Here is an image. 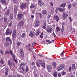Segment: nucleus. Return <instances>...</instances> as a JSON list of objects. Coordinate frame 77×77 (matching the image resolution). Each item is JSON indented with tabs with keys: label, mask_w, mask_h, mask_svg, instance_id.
Listing matches in <instances>:
<instances>
[{
	"label": "nucleus",
	"mask_w": 77,
	"mask_h": 77,
	"mask_svg": "<svg viewBox=\"0 0 77 77\" xmlns=\"http://www.w3.org/2000/svg\"><path fill=\"white\" fill-rule=\"evenodd\" d=\"M61 74L62 75H63V76H65L66 74V72H65L64 71H62L61 72Z\"/></svg>",
	"instance_id": "nucleus-28"
},
{
	"label": "nucleus",
	"mask_w": 77,
	"mask_h": 77,
	"mask_svg": "<svg viewBox=\"0 0 77 77\" xmlns=\"http://www.w3.org/2000/svg\"><path fill=\"white\" fill-rule=\"evenodd\" d=\"M26 63L24 62H22L20 64V66L24 67V66H26Z\"/></svg>",
	"instance_id": "nucleus-24"
},
{
	"label": "nucleus",
	"mask_w": 77,
	"mask_h": 77,
	"mask_svg": "<svg viewBox=\"0 0 77 77\" xmlns=\"http://www.w3.org/2000/svg\"><path fill=\"white\" fill-rule=\"evenodd\" d=\"M52 75L54 77H57V73L56 72V71H54V73L52 74Z\"/></svg>",
	"instance_id": "nucleus-20"
},
{
	"label": "nucleus",
	"mask_w": 77,
	"mask_h": 77,
	"mask_svg": "<svg viewBox=\"0 0 77 77\" xmlns=\"http://www.w3.org/2000/svg\"><path fill=\"white\" fill-rule=\"evenodd\" d=\"M12 57L13 59H15V56L14 55H12Z\"/></svg>",
	"instance_id": "nucleus-61"
},
{
	"label": "nucleus",
	"mask_w": 77,
	"mask_h": 77,
	"mask_svg": "<svg viewBox=\"0 0 77 77\" xmlns=\"http://www.w3.org/2000/svg\"><path fill=\"white\" fill-rule=\"evenodd\" d=\"M35 8V5L34 4H32V5H31L30 6V8Z\"/></svg>",
	"instance_id": "nucleus-44"
},
{
	"label": "nucleus",
	"mask_w": 77,
	"mask_h": 77,
	"mask_svg": "<svg viewBox=\"0 0 77 77\" xmlns=\"http://www.w3.org/2000/svg\"><path fill=\"white\" fill-rule=\"evenodd\" d=\"M12 34V32L9 30V29L8 28L6 31L5 34L6 35H10Z\"/></svg>",
	"instance_id": "nucleus-6"
},
{
	"label": "nucleus",
	"mask_w": 77,
	"mask_h": 77,
	"mask_svg": "<svg viewBox=\"0 0 77 77\" xmlns=\"http://www.w3.org/2000/svg\"><path fill=\"white\" fill-rule=\"evenodd\" d=\"M75 68V64H73L72 65V69H74Z\"/></svg>",
	"instance_id": "nucleus-35"
},
{
	"label": "nucleus",
	"mask_w": 77,
	"mask_h": 77,
	"mask_svg": "<svg viewBox=\"0 0 77 77\" xmlns=\"http://www.w3.org/2000/svg\"><path fill=\"white\" fill-rule=\"evenodd\" d=\"M56 30L57 32H58L60 31V28H59V27H56Z\"/></svg>",
	"instance_id": "nucleus-31"
},
{
	"label": "nucleus",
	"mask_w": 77,
	"mask_h": 77,
	"mask_svg": "<svg viewBox=\"0 0 77 77\" xmlns=\"http://www.w3.org/2000/svg\"><path fill=\"white\" fill-rule=\"evenodd\" d=\"M8 41H9L10 43L11 44L12 42V40H11V39H10Z\"/></svg>",
	"instance_id": "nucleus-52"
},
{
	"label": "nucleus",
	"mask_w": 77,
	"mask_h": 77,
	"mask_svg": "<svg viewBox=\"0 0 77 77\" xmlns=\"http://www.w3.org/2000/svg\"><path fill=\"white\" fill-rule=\"evenodd\" d=\"M39 33H40L39 31L38 30L37 32V33H35L36 36H38V35H39Z\"/></svg>",
	"instance_id": "nucleus-36"
},
{
	"label": "nucleus",
	"mask_w": 77,
	"mask_h": 77,
	"mask_svg": "<svg viewBox=\"0 0 77 77\" xmlns=\"http://www.w3.org/2000/svg\"><path fill=\"white\" fill-rule=\"evenodd\" d=\"M13 60H14V62H16V63H17V62H18V60H17V59H15V58L13 59Z\"/></svg>",
	"instance_id": "nucleus-49"
},
{
	"label": "nucleus",
	"mask_w": 77,
	"mask_h": 77,
	"mask_svg": "<svg viewBox=\"0 0 77 77\" xmlns=\"http://www.w3.org/2000/svg\"><path fill=\"white\" fill-rule=\"evenodd\" d=\"M71 4H69L68 6V8L69 9H71Z\"/></svg>",
	"instance_id": "nucleus-40"
},
{
	"label": "nucleus",
	"mask_w": 77,
	"mask_h": 77,
	"mask_svg": "<svg viewBox=\"0 0 77 77\" xmlns=\"http://www.w3.org/2000/svg\"><path fill=\"white\" fill-rule=\"evenodd\" d=\"M28 71H29V67H28V66H26L25 67V72L27 73V72H28Z\"/></svg>",
	"instance_id": "nucleus-27"
},
{
	"label": "nucleus",
	"mask_w": 77,
	"mask_h": 77,
	"mask_svg": "<svg viewBox=\"0 0 77 77\" xmlns=\"http://www.w3.org/2000/svg\"><path fill=\"white\" fill-rule=\"evenodd\" d=\"M0 3L1 4L5 5H6V4H7L6 3V0H0Z\"/></svg>",
	"instance_id": "nucleus-9"
},
{
	"label": "nucleus",
	"mask_w": 77,
	"mask_h": 77,
	"mask_svg": "<svg viewBox=\"0 0 77 77\" xmlns=\"http://www.w3.org/2000/svg\"><path fill=\"white\" fill-rule=\"evenodd\" d=\"M10 14V10L9 9H7L6 12L5 13V15H7V16H9V14Z\"/></svg>",
	"instance_id": "nucleus-16"
},
{
	"label": "nucleus",
	"mask_w": 77,
	"mask_h": 77,
	"mask_svg": "<svg viewBox=\"0 0 77 77\" xmlns=\"http://www.w3.org/2000/svg\"><path fill=\"white\" fill-rule=\"evenodd\" d=\"M17 11H18V8H17L16 5H14V12L15 14H17Z\"/></svg>",
	"instance_id": "nucleus-10"
},
{
	"label": "nucleus",
	"mask_w": 77,
	"mask_h": 77,
	"mask_svg": "<svg viewBox=\"0 0 77 77\" xmlns=\"http://www.w3.org/2000/svg\"><path fill=\"white\" fill-rule=\"evenodd\" d=\"M0 53L2 55H3V51L1 50L0 51Z\"/></svg>",
	"instance_id": "nucleus-48"
},
{
	"label": "nucleus",
	"mask_w": 77,
	"mask_h": 77,
	"mask_svg": "<svg viewBox=\"0 0 77 77\" xmlns=\"http://www.w3.org/2000/svg\"><path fill=\"white\" fill-rule=\"evenodd\" d=\"M50 5H51L52 6H53V2H51L50 3Z\"/></svg>",
	"instance_id": "nucleus-63"
},
{
	"label": "nucleus",
	"mask_w": 77,
	"mask_h": 77,
	"mask_svg": "<svg viewBox=\"0 0 77 77\" xmlns=\"http://www.w3.org/2000/svg\"><path fill=\"white\" fill-rule=\"evenodd\" d=\"M24 21L23 20H22L19 23V25H20V26H23V25H24Z\"/></svg>",
	"instance_id": "nucleus-13"
},
{
	"label": "nucleus",
	"mask_w": 77,
	"mask_h": 77,
	"mask_svg": "<svg viewBox=\"0 0 77 77\" xmlns=\"http://www.w3.org/2000/svg\"><path fill=\"white\" fill-rule=\"evenodd\" d=\"M0 62L2 64H4V61H3V59L2 58H1V59Z\"/></svg>",
	"instance_id": "nucleus-39"
},
{
	"label": "nucleus",
	"mask_w": 77,
	"mask_h": 77,
	"mask_svg": "<svg viewBox=\"0 0 77 77\" xmlns=\"http://www.w3.org/2000/svg\"><path fill=\"white\" fill-rule=\"evenodd\" d=\"M53 36L54 37H56V35H55V34L54 33V32H53Z\"/></svg>",
	"instance_id": "nucleus-53"
},
{
	"label": "nucleus",
	"mask_w": 77,
	"mask_h": 77,
	"mask_svg": "<svg viewBox=\"0 0 77 77\" xmlns=\"http://www.w3.org/2000/svg\"><path fill=\"white\" fill-rule=\"evenodd\" d=\"M64 31V29H61V33H63Z\"/></svg>",
	"instance_id": "nucleus-55"
},
{
	"label": "nucleus",
	"mask_w": 77,
	"mask_h": 77,
	"mask_svg": "<svg viewBox=\"0 0 77 77\" xmlns=\"http://www.w3.org/2000/svg\"><path fill=\"white\" fill-rule=\"evenodd\" d=\"M9 51L10 54H11V56H12V55H13V52H12V51L11 50H10Z\"/></svg>",
	"instance_id": "nucleus-41"
},
{
	"label": "nucleus",
	"mask_w": 77,
	"mask_h": 77,
	"mask_svg": "<svg viewBox=\"0 0 77 77\" xmlns=\"http://www.w3.org/2000/svg\"><path fill=\"white\" fill-rule=\"evenodd\" d=\"M10 39V37H8L6 38V41H8V40H9Z\"/></svg>",
	"instance_id": "nucleus-43"
},
{
	"label": "nucleus",
	"mask_w": 77,
	"mask_h": 77,
	"mask_svg": "<svg viewBox=\"0 0 77 77\" xmlns=\"http://www.w3.org/2000/svg\"><path fill=\"white\" fill-rule=\"evenodd\" d=\"M66 3L65 2H63V4L61 5H60V7H63V8H65V6H66Z\"/></svg>",
	"instance_id": "nucleus-23"
},
{
	"label": "nucleus",
	"mask_w": 77,
	"mask_h": 77,
	"mask_svg": "<svg viewBox=\"0 0 77 77\" xmlns=\"http://www.w3.org/2000/svg\"><path fill=\"white\" fill-rule=\"evenodd\" d=\"M42 27L43 29H45L47 28V24L46 22H45L42 25Z\"/></svg>",
	"instance_id": "nucleus-14"
},
{
	"label": "nucleus",
	"mask_w": 77,
	"mask_h": 77,
	"mask_svg": "<svg viewBox=\"0 0 77 77\" xmlns=\"http://www.w3.org/2000/svg\"><path fill=\"white\" fill-rule=\"evenodd\" d=\"M20 56L22 57H24V50L23 49H21L20 50Z\"/></svg>",
	"instance_id": "nucleus-4"
},
{
	"label": "nucleus",
	"mask_w": 77,
	"mask_h": 77,
	"mask_svg": "<svg viewBox=\"0 0 77 77\" xmlns=\"http://www.w3.org/2000/svg\"><path fill=\"white\" fill-rule=\"evenodd\" d=\"M54 41V40H52L49 43V44H51V43H52V42H53Z\"/></svg>",
	"instance_id": "nucleus-56"
},
{
	"label": "nucleus",
	"mask_w": 77,
	"mask_h": 77,
	"mask_svg": "<svg viewBox=\"0 0 77 77\" xmlns=\"http://www.w3.org/2000/svg\"><path fill=\"white\" fill-rule=\"evenodd\" d=\"M38 5L39 6H43L44 5V3L42 2L41 0H38Z\"/></svg>",
	"instance_id": "nucleus-19"
},
{
	"label": "nucleus",
	"mask_w": 77,
	"mask_h": 77,
	"mask_svg": "<svg viewBox=\"0 0 77 77\" xmlns=\"http://www.w3.org/2000/svg\"><path fill=\"white\" fill-rule=\"evenodd\" d=\"M58 9L60 12H63V10L62 8H59Z\"/></svg>",
	"instance_id": "nucleus-34"
},
{
	"label": "nucleus",
	"mask_w": 77,
	"mask_h": 77,
	"mask_svg": "<svg viewBox=\"0 0 77 77\" xmlns=\"http://www.w3.org/2000/svg\"><path fill=\"white\" fill-rule=\"evenodd\" d=\"M60 56H64V54L63 52H62L60 54Z\"/></svg>",
	"instance_id": "nucleus-50"
},
{
	"label": "nucleus",
	"mask_w": 77,
	"mask_h": 77,
	"mask_svg": "<svg viewBox=\"0 0 77 77\" xmlns=\"http://www.w3.org/2000/svg\"><path fill=\"white\" fill-rule=\"evenodd\" d=\"M8 72H9V70H8V69L6 68L5 73V75H8Z\"/></svg>",
	"instance_id": "nucleus-26"
},
{
	"label": "nucleus",
	"mask_w": 77,
	"mask_h": 77,
	"mask_svg": "<svg viewBox=\"0 0 77 77\" xmlns=\"http://www.w3.org/2000/svg\"><path fill=\"white\" fill-rule=\"evenodd\" d=\"M65 22H63L62 23V26H63L64 25H65Z\"/></svg>",
	"instance_id": "nucleus-60"
},
{
	"label": "nucleus",
	"mask_w": 77,
	"mask_h": 77,
	"mask_svg": "<svg viewBox=\"0 0 77 77\" xmlns=\"http://www.w3.org/2000/svg\"><path fill=\"white\" fill-rule=\"evenodd\" d=\"M55 18L57 22H58V21H59V17H58V16L56 15L55 16Z\"/></svg>",
	"instance_id": "nucleus-21"
},
{
	"label": "nucleus",
	"mask_w": 77,
	"mask_h": 77,
	"mask_svg": "<svg viewBox=\"0 0 77 77\" xmlns=\"http://www.w3.org/2000/svg\"><path fill=\"white\" fill-rule=\"evenodd\" d=\"M72 6H73L75 7V6H77V2H74L72 4Z\"/></svg>",
	"instance_id": "nucleus-32"
},
{
	"label": "nucleus",
	"mask_w": 77,
	"mask_h": 77,
	"mask_svg": "<svg viewBox=\"0 0 77 77\" xmlns=\"http://www.w3.org/2000/svg\"><path fill=\"white\" fill-rule=\"evenodd\" d=\"M8 63L9 66H12V65H13V64H14V63H12V62L11 61H8Z\"/></svg>",
	"instance_id": "nucleus-22"
},
{
	"label": "nucleus",
	"mask_w": 77,
	"mask_h": 77,
	"mask_svg": "<svg viewBox=\"0 0 77 77\" xmlns=\"http://www.w3.org/2000/svg\"><path fill=\"white\" fill-rule=\"evenodd\" d=\"M35 65V63L33 62H32V65Z\"/></svg>",
	"instance_id": "nucleus-64"
},
{
	"label": "nucleus",
	"mask_w": 77,
	"mask_h": 77,
	"mask_svg": "<svg viewBox=\"0 0 77 77\" xmlns=\"http://www.w3.org/2000/svg\"><path fill=\"white\" fill-rule=\"evenodd\" d=\"M22 17H23V14H19L18 15V20H21L22 18Z\"/></svg>",
	"instance_id": "nucleus-17"
},
{
	"label": "nucleus",
	"mask_w": 77,
	"mask_h": 77,
	"mask_svg": "<svg viewBox=\"0 0 77 77\" xmlns=\"http://www.w3.org/2000/svg\"><path fill=\"white\" fill-rule=\"evenodd\" d=\"M17 36V31L15 29H14L13 31L12 35V38L14 39V38H16Z\"/></svg>",
	"instance_id": "nucleus-2"
},
{
	"label": "nucleus",
	"mask_w": 77,
	"mask_h": 77,
	"mask_svg": "<svg viewBox=\"0 0 77 77\" xmlns=\"http://www.w3.org/2000/svg\"><path fill=\"white\" fill-rule=\"evenodd\" d=\"M20 45H21V42H18L17 43V47H20Z\"/></svg>",
	"instance_id": "nucleus-33"
},
{
	"label": "nucleus",
	"mask_w": 77,
	"mask_h": 77,
	"mask_svg": "<svg viewBox=\"0 0 77 77\" xmlns=\"http://www.w3.org/2000/svg\"><path fill=\"white\" fill-rule=\"evenodd\" d=\"M9 18L10 20H12L14 18L13 14H11Z\"/></svg>",
	"instance_id": "nucleus-30"
},
{
	"label": "nucleus",
	"mask_w": 77,
	"mask_h": 77,
	"mask_svg": "<svg viewBox=\"0 0 77 77\" xmlns=\"http://www.w3.org/2000/svg\"><path fill=\"white\" fill-rule=\"evenodd\" d=\"M25 36H26V34L25 33H24L22 35L21 37L22 38H24Z\"/></svg>",
	"instance_id": "nucleus-38"
},
{
	"label": "nucleus",
	"mask_w": 77,
	"mask_h": 77,
	"mask_svg": "<svg viewBox=\"0 0 77 77\" xmlns=\"http://www.w3.org/2000/svg\"><path fill=\"white\" fill-rule=\"evenodd\" d=\"M31 17L32 18H34V15H32L31 16Z\"/></svg>",
	"instance_id": "nucleus-58"
},
{
	"label": "nucleus",
	"mask_w": 77,
	"mask_h": 77,
	"mask_svg": "<svg viewBox=\"0 0 77 77\" xmlns=\"http://www.w3.org/2000/svg\"><path fill=\"white\" fill-rule=\"evenodd\" d=\"M52 66L54 68H56V63L55 62H53L52 63Z\"/></svg>",
	"instance_id": "nucleus-29"
},
{
	"label": "nucleus",
	"mask_w": 77,
	"mask_h": 77,
	"mask_svg": "<svg viewBox=\"0 0 77 77\" xmlns=\"http://www.w3.org/2000/svg\"><path fill=\"white\" fill-rule=\"evenodd\" d=\"M38 56H40V57H43V55H40V54H38Z\"/></svg>",
	"instance_id": "nucleus-57"
},
{
	"label": "nucleus",
	"mask_w": 77,
	"mask_h": 77,
	"mask_svg": "<svg viewBox=\"0 0 77 77\" xmlns=\"http://www.w3.org/2000/svg\"><path fill=\"white\" fill-rule=\"evenodd\" d=\"M5 53L7 54H10V53H9L8 50H6L5 52Z\"/></svg>",
	"instance_id": "nucleus-37"
},
{
	"label": "nucleus",
	"mask_w": 77,
	"mask_h": 77,
	"mask_svg": "<svg viewBox=\"0 0 77 77\" xmlns=\"http://www.w3.org/2000/svg\"><path fill=\"white\" fill-rule=\"evenodd\" d=\"M53 30V29L51 27H47L46 29V32L48 33H50Z\"/></svg>",
	"instance_id": "nucleus-7"
},
{
	"label": "nucleus",
	"mask_w": 77,
	"mask_h": 77,
	"mask_svg": "<svg viewBox=\"0 0 77 77\" xmlns=\"http://www.w3.org/2000/svg\"><path fill=\"white\" fill-rule=\"evenodd\" d=\"M13 2L14 3H16L18 2V0H13Z\"/></svg>",
	"instance_id": "nucleus-47"
},
{
	"label": "nucleus",
	"mask_w": 77,
	"mask_h": 77,
	"mask_svg": "<svg viewBox=\"0 0 77 77\" xmlns=\"http://www.w3.org/2000/svg\"><path fill=\"white\" fill-rule=\"evenodd\" d=\"M51 17V15H50V14H49L48 15L47 18L48 19H49V18H50Z\"/></svg>",
	"instance_id": "nucleus-46"
},
{
	"label": "nucleus",
	"mask_w": 77,
	"mask_h": 77,
	"mask_svg": "<svg viewBox=\"0 0 77 77\" xmlns=\"http://www.w3.org/2000/svg\"><path fill=\"white\" fill-rule=\"evenodd\" d=\"M27 5V2H25V3H23L20 6V8L21 9H24Z\"/></svg>",
	"instance_id": "nucleus-8"
},
{
	"label": "nucleus",
	"mask_w": 77,
	"mask_h": 77,
	"mask_svg": "<svg viewBox=\"0 0 77 77\" xmlns=\"http://www.w3.org/2000/svg\"><path fill=\"white\" fill-rule=\"evenodd\" d=\"M68 17V13L65 12H63V13L62 17L64 19Z\"/></svg>",
	"instance_id": "nucleus-5"
},
{
	"label": "nucleus",
	"mask_w": 77,
	"mask_h": 77,
	"mask_svg": "<svg viewBox=\"0 0 77 77\" xmlns=\"http://www.w3.org/2000/svg\"><path fill=\"white\" fill-rule=\"evenodd\" d=\"M6 9H7V7H5V8L3 9L4 12H5Z\"/></svg>",
	"instance_id": "nucleus-54"
},
{
	"label": "nucleus",
	"mask_w": 77,
	"mask_h": 77,
	"mask_svg": "<svg viewBox=\"0 0 77 77\" xmlns=\"http://www.w3.org/2000/svg\"><path fill=\"white\" fill-rule=\"evenodd\" d=\"M29 36H31V37H33V36H34V33L33 32L31 31L29 33Z\"/></svg>",
	"instance_id": "nucleus-18"
},
{
	"label": "nucleus",
	"mask_w": 77,
	"mask_h": 77,
	"mask_svg": "<svg viewBox=\"0 0 77 77\" xmlns=\"http://www.w3.org/2000/svg\"><path fill=\"white\" fill-rule=\"evenodd\" d=\"M39 63L38 62L36 63V65L38 68H40L41 67V65L42 67H44V68L45 67V63H44V61H42L41 60H40L39 61Z\"/></svg>",
	"instance_id": "nucleus-1"
},
{
	"label": "nucleus",
	"mask_w": 77,
	"mask_h": 77,
	"mask_svg": "<svg viewBox=\"0 0 77 77\" xmlns=\"http://www.w3.org/2000/svg\"><path fill=\"white\" fill-rule=\"evenodd\" d=\"M12 24V22H10V23H9L8 24V27H10L11 25Z\"/></svg>",
	"instance_id": "nucleus-51"
},
{
	"label": "nucleus",
	"mask_w": 77,
	"mask_h": 77,
	"mask_svg": "<svg viewBox=\"0 0 77 77\" xmlns=\"http://www.w3.org/2000/svg\"><path fill=\"white\" fill-rule=\"evenodd\" d=\"M55 26H56V24H54L52 25V26L54 27H55Z\"/></svg>",
	"instance_id": "nucleus-62"
},
{
	"label": "nucleus",
	"mask_w": 77,
	"mask_h": 77,
	"mask_svg": "<svg viewBox=\"0 0 77 77\" xmlns=\"http://www.w3.org/2000/svg\"><path fill=\"white\" fill-rule=\"evenodd\" d=\"M40 23L39 21H37L35 24L34 25L35 27H38L39 26Z\"/></svg>",
	"instance_id": "nucleus-12"
},
{
	"label": "nucleus",
	"mask_w": 77,
	"mask_h": 77,
	"mask_svg": "<svg viewBox=\"0 0 77 77\" xmlns=\"http://www.w3.org/2000/svg\"><path fill=\"white\" fill-rule=\"evenodd\" d=\"M64 68H65V65L63 64H61L59 67H57V69L59 71H60L61 70H63Z\"/></svg>",
	"instance_id": "nucleus-3"
},
{
	"label": "nucleus",
	"mask_w": 77,
	"mask_h": 77,
	"mask_svg": "<svg viewBox=\"0 0 77 77\" xmlns=\"http://www.w3.org/2000/svg\"><path fill=\"white\" fill-rule=\"evenodd\" d=\"M43 15H47V11L45 10H43L42 12Z\"/></svg>",
	"instance_id": "nucleus-15"
},
{
	"label": "nucleus",
	"mask_w": 77,
	"mask_h": 77,
	"mask_svg": "<svg viewBox=\"0 0 77 77\" xmlns=\"http://www.w3.org/2000/svg\"><path fill=\"white\" fill-rule=\"evenodd\" d=\"M58 76L59 77H61V74L60 73L58 74Z\"/></svg>",
	"instance_id": "nucleus-59"
},
{
	"label": "nucleus",
	"mask_w": 77,
	"mask_h": 77,
	"mask_svg": "<svg viewBox=\"0 0 77 77\" xmlns=\"http://www.w3.org/2000/svg\"><path fill=\"white\" fill-rule=\"evenodd\" d=\"M47 68L49 72H50L51 71V69L52 68H51V66H50L49 65H47Z\"/></svg>",
	"instance_id": "nucleus-11"
},
{
	"label": "nucleus",
	"mask_w": 77,
	"mask_h": 77,
	"mask_svg": "<svg viewBox=\"0 0 77 77\" xmlns=\"http://www.w3.org/2000/svg\"><path fill=\"white\" fill-rule=\"evenodd\" d=\"M4 23L5 24L8 23V20L6 17H5L4 19Z\"/></svg>",
	"instance_id": "nucleus-25"
},
{
	"label": "nucleus",
	"mask_w": 77,
	"mask_h": 77,
	"mask_svg": "<svg viewBox=\"0 0 77 77\" xmlns=\"http://www.w3.org/2000/svg\"><path fill=\"white\" fill-rule=\"evenodd\" d=\"M3 30V29H2V28H0V35H2V30Z\"/></svg>",
	"instance_id": "nucleus-42"
},
{
	"label": "nucleus",
	"mask_w": 77,
	"mask_h": 77,
	"mask_svg": "<svg viewBox=\"0 0 77 77\" xmlns=\"http://www.w3.org/2000/svg\"><path fill=\"white\" fill-rule=\"evenodd\" d=\"M21 69L23 71V72H25V69H24V68L22 67L21 68Z\"/></svg>",
	"instance_id": "nucleus-45"
}]
</instances>
